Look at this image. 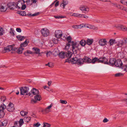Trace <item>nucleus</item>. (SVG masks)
I'll use <instances>...</instances> for the list:
<instances>
[{"label": "nucleus", "mask_w": 127, "mask_h": 127, "mask_svg": "<svg viewBox=\"0 0 127 127\" xmlns=\"http://www.w3.org/2000/svg\"><path fill=\"white\" fill-rule=\"evenodd\" d=\"M25 3V2L23 0H19L17 3L13 2L11 4V6H10V8L13 9L16 8L24 10L26 7V4Z\"/></svg>", "instance_id": "obj_1"}, {"label": "nucleus", "mask_w": 127, "mask_h": 127, "mask_svg": "<svg viewBox=\"0 0 127 127\" xmlns=\"http://www.w3.org/2000/svg\"><path fill=\"white\" fill-rule=\"evenodd\" d=\"M67 40L68 41L67 43H69L71 44L72 46V50L74 53H76L77 50L78 49L77 47V43L73 41H71L72 38L71 37L69 36L67 37Z\"/></svg>", "instance_id": "obj_2"}, {"label": "nucleus", "mask_w": 127, "mask_h": 127, "mask_svg": "<svg viewBox=\"0 0 127 127\" xmlns=\"http://www.w3.org/2000/svg\"><path fill=\"white\" fill-rule=\"evenodd\" d=\"M115 65L116 67L121 68L123 69L124 71H127V65H123V64L120 59H117L115 60Z\"/></svg>", "instance_id": "obj_3"}, {"label": "nucleus", "mask_w": 127, "mask_h": 127, "mask_svg": "<svg viewBox=\"0 0 127 127\" xmlns=\"http://www.w3.org/2000/svg\"><path fill=\"white\" fill-rule=\"evenodd\" d=\"M40 32L42 35L44 37H46L49 35V31L46 28L42 29Z\"/></svg>", "instance_id": "obj_4"}, {"label": "nucleus", "mask_w": 127, "mask_h": 127, "mask_svg": "<svg viewBox=\"0 0 127 127\" xmlns=\"http://www.w3.org/2000/svg\"><path fill=\"white\" fill-rule=\"evenodd\" d=\"M20 92L21 95H25L26 94L27 95L28 93L29 88L27 87H22L20 88Z\"/></svg>", "instance_id": "obj_5"}, {"label": "nucleus", "mask_w": 127, "mask_h": 127, "mask_svg": "<svg viewBox=\"0 0 127 127\" xmlns=\"http://www.w3.org/2000/svg\"><path fill=\"white\" fill-rule=\"evenodd\" d=\"M6 107L5 105L0 106V118H3L5 114L4 110L6 109Z\"/></svg>", "instance_id": "obj_6"}, {"label": "nucleus", "mask_w": 127, "mask_h": 127, "mask_svg": "<svg viewBox=\"0 0 127 127\" xmlns=\"http://www.w3.org/2000/svg\"><path fill=\"white\" fill-rule=\"evenodd\" d=\"M79 9L83 12H88L89 10L88 7L84 5H81L79 7Z\"/></svg>", "instance_id": "obj_7"}, {"label": "nucleus", "mask_w": 127, "mask_h": 127, "mask_svg": "<svg viewBox=\"0 0 127 127\" xmlns=\"http://www.w3.org/2000/svg\"><path fill=\"white\" fill-rule=\"evenodd\" d=\"M108 60L107 59L105 58V57L100 58L99 59L97 58V62L98 63H103L106 64H108Z\"/></svg>", "instance_id": "obj_8"}, {"label": "nucleus", "mask_w": 127, "mask_h": 127, "mask_svg": "<svg viewBox=\"0 0 127 127\" xmlns=\"http://www.w3.org/2000/svg\"><path fill=\"white\" fill-rule=\"evenodd\" d=\"M55 36L57 38H59L63 36L62 31L61 30H57L55 32Z\"/></svg>", "instance_id": "obj_9"}, {"label": "nucleus", "mask_w": 127, "mask_h": 127, "mask_svg": "<svg viewBox=\"0 0 127 127\" xmlns=\"http://www.w3.org/2000/svg\"><path fill=\"white\" fill-rule=\"evenodd\" d=\"M39 94V92L38 90L36 89L33 88L31 90V92L29 93L28 95L31 96H32L33 95H37Z\"/></svg>", "instance_id": "obj_10"}, {"label": "nucleus", "mask_w": 127, "mask_h": 127, "mask_svg": "<svg viewBox=\"0 0 127 127\" xmlns=\"http://www.w3.org/2000/svg\"><path fill=\"white\" fill-rule=\"evenodd\" d=\"M25 3H26L28 5H31L33 3H36L37 1V0H23Z\"/></svg>", "instance_id": "obj_11"}, {"label": "nucleus", "mask_w": 127, "mask_h": 127, "mask_svg": "<svg viewBox=\"0 0 127 127\" xmlns=\"http://www.w3.org/2000/svg\"><path fill=\"white\" fill-rule=\"evenodd\" d=\"M14 105L11 103H10L8 105L7 109L9 112H13L14 110Z\"/></svg>", "instance_id": "obj_12"}, {"label": "nucleus", "mask_w": 127, "mask_h": 127, "mask_svg": "<svg viewBox=\"0 0 127 127\" xmlns=\"http://www.w3.org/2000/svg\"><path fill=\"white\" fill-rule=\"evenodd\" d=\"M98 43L100 46H103L106 44L107 41L106 39H100L99 40Z\"/></svg>", "instance_id": "obj_13"}, {"label": "nucleus", "mask_w": 127, "mask_h": 127, "mask_svg": "<svg viewBox=\"0 0 127 127\" xmlns=\"http://www.w3.org/2000/svg\"><path fill=\"white\" fill-rule=\"evenodd\" d=\"M115 59L113 58H111L110 59L109 63L107 61L108 64H108L110 65H115Z\"/></svg>", "instance_id": "obj_14"}, {"label": "nucleus", "mask_w": 127, "mask_h": 127, "mask_svg": "<svg viewBox=\"0 0 127 127\" xmlns=\"http://www.w3.org/2000/svg\"><path fill=\"white\" fill-rule=\"evenodd\" d=\"M7 6L5 4H3V5L1 4L0 6V10L1 11L5 12L7 10Z\"/></svg>", "instance_id": "obj_15"}, {"label": "nucleus", "mask_w": 127, "mask_h": 127, "mask_svg": "<svg viewBox=\"0 0 127 127\" xmlns=\"http://www.w3.org/2000/svg\"><path fill=\"white\" fill-rule=\"evenodd\" d=\"M83 59L84 63H91V59L89 57L87 56H85Z\"/></svg>", "instance_id": "obj_16"}, {"label": "nucleus", "mask_w": 127, "mask_h": 127, "mask_svg": "<svg viewBox=\"0 0 127 127\" xmlns=\"http://www.w3.org/2000/svg\"><path fill=\"white\" fill-rule=\"evenodd\" d=\"M116 27L120 30L124 31H127V28L125 27H124L123 26H118Z\"/></svg>", "instance_id": "obj_17"}, {"label": "nucleus", "mask_w": 127, "mask_h": 127, "mask_svg": "<svg viewBox=\"0 0 127 127\" xmlns=\"http://www.w3.org/2000/svg\"><path fill=\"white\" fill-rule=\"evenodd\" d=\"M68 3L67 0H63V2L60 4V6L64 8L65 6Z\"/></svg>", "instance_id": "obj_18"}, {"label": "nucleus", "mask_w": 127, "mask_h": 127, "mask_svg": "<svg viewBox=\"0 0 127 127\" xmlns=\"http://www.w3.org/2000/svg\"><path fill=\"white\" fill-rule=\"evenodd\" d=\"M66 53L65 56L68 59L70 58L72 55V53L70 51H68L67 52H65Z\"/></svg>", "instance_id": "obj_19"}, {"label": "nucleus", "mask_w": 127, "mask_h": 127, "mask_svg": "<svg viewBox=\"0 0 127 127\" xmlns=\"http://www.w3.org/2000/svg\"><path fill=\"white\" fill-rule=\"evenodd\" d=\"M32 49L35 52V53L36 54L39 55L40 54V50L39 48L36 47H34L32 48Z\"/></svg>", "instance_id": "obj_20"}, {"label": "nucleus", "mask_w": 127, "mask_h": 127, "mask_svg": "<svg viewBox=\"0 0 127 127\" xmlns=\"http://www.w3.org/2000/svg\"><path fill=\"white\" fill-rule=\"evenodd\" d=\"M78 59V58L76 57L72 58L70 60L72 64H77Z\"/></svg>", "instance_id": "obj_21"}, {"label": "nucleus", "mask_w": 127, "mask_h": 127, "mask_svg": "<svg viewBox=\"0 0 127 127\" xmlns=\"http://www.w3.org/2000/svg\"><path fill=\"white\" fill-rule=\"evenodd\" d=\"M93 42V39H88L87 40L86 44L90 45Z\"/></svg>", "instance_id": "obj_22"}, {"label": "nucleus", "mask_w": 127, "mask_h": 127, "mask_svg": "<svg viewBox=\"0 0 127 127\" xmlns=\"http://www.w3.org/2000/svg\"><path fill=\"white\" fill-rule=\"evenodd\" d=\"M65 54L66 53L65 52H62L59 53V55L60 58H65Z\"/></svg>", "instance_id": "obj_23"}, {"label": "nucleus", "mask_w": 127, "mask_h": 127, "mask_svg": "<svg viewBox=\"0 0 127 127\" xmlns=\"http://www.w3.org/2000/svg\"><path fill=\"white\" fill-rule=\"evenodd\" d=\"M33 52L29 50H27L25 52L24 54L26 56H27L29 54H33Z\"/></svg>", "instance_id": "obj_24"}, {"label": "nucleus", "mask_w": 127, "mask_h": 127, "mask_svg": "<svg viewBox=\"0 0 127 127\" xmlns=\"http://www.w3.org/2000/svg\"><path fill=\"white\" fill-rule=\"evenodd\" d=\"M124 44V42L123 40H119L117 43V45L119 47H121Z\"/></svg>", "instance_id": "obj_25"}, {"label": "nucleus", "mask_w": 127, "mask_h": 127, "mask_svg": "<svg viewBox=\"0 0 127 127\" xmlns=\"http://www.w3.org/2000/svg\"><path fill=\"white\" fill-rule=\"evenodd\" d=\"M29 43L28 41H27V40H26L23 43H22L20 44V47H25L27 46Z\"/></svg>", "instance_id": "obj_26"}, {"label": "nucleus", "mask_w": 127, "mask_h": 127, "mask_svg": "<svg viewBox=\"0 0 127 127\" xmlns=\"http://www.w3.org/2000/svg\"><path fill=\"white\" fill-rule=\"evenodd\" d=\"M84 61L83 59H78L77 64L78 65H81L83 64Z\"/></svg>", "instance_id": "obj_27"}, {"label": "nucleus", "mask_w": 127, "mask_h": 127, "mask_svg": "<svg viewBox=\"0 0 127 127\" xmlns=\"http://www.w3.org/2000/svg\"><path fill=\"white\" fill-rule=\"evenodd\" d=\"M24 49L23 47H20L17 50V52L18 54H20L22 53V51L24 50Z\"/></svg>", "instance_id": "obj_28"}, {"label": "nucleus", "mask_w": 127, "mask_h": 127, "mask_svg": "<svg viewBox=\"0 0 127 127\" xmlns=\"http://www.w3.org/2000/svg\"><path fill=\"white\" fill-rule=\"evenodd\" d=\"M17 37L18 40L20 41H22L25 39V37L22 36L20 35H19L17 36Z\"/></svg>", "instance_id": "obj_29"}, {"label": "nucleus", "mask_w": 127, "mask_h": 127, "mask_svg": "<svg viewBox=\"0 0 127 127\" xmlns=\"http://www.w3.org/2000/svg\"><path fill=\"white\" fill-rule=\"evenodd\" d=\"M85 27L93 29H95V26L90 24H88L87 26L85 25Z\"/></svg>", "instance_id": "obj_30"}, {"label": "nucleus", "mask_w": 127, "mask_h": 127, "mask_svg": "<svg viewBox=\"0 0 127 127\" xmlns=\"http://www.w3.org/2000/svg\"><path fill=\"white\" fill-rule=\"evenodd\" d=\"M17 13L22 16H25L26 15V12L25 11H18Z\"/></svg>", "instance_id": "obj_31"}, {"label": "nucleus", "mask_w": 127, "mask_h": 127, "mask_svg": "<svg viewBox=\"0 0 127 127\" xmlns=\"http://www.w3.org/2000/svg\"><path fill=\"white\" fill-rule=\"evenodd\" d=\"M97 57H95L94 58H93L92 60L91 59V63H92L93 64H94L95 63V62H97Z\"/></svg>", "instance_id": "obj_32"}, {"label": "nucleus", "mask_w": 127, "mask_h": 127, "mask_svg": "<svg viewBox=\"0 0 127 127\" xmlns=\"http://www.w3.org/2000/svg\"><path fill=\"white\" fill-rule=\"evenodd\" d=\"M34 98L37 101H39L41 100V96L39 95H37L34 96Z\"/></svg>", "instance_id": "obj_33"}, {"label": "nucleus", "mask_w": 127, "mask_h": 127, "mask_svg": "<svg viewBox=\"0 0 127 127\" xmlns=\"http://www.w3.org/2000/svg\"><path fill=\"white\" fill-rule=\"evenodd\" d=\"M19 127H21L24 124V121L23 119H20L19 121Z\"/></svg>", "instance_id": "obj_34"}, {"label": "nucleus", "mask_w": 127, "mask_h": 127, "mask_svg": "<svg viewBox=\"0 0 127 127\" xmlns=\"http://www.w3.org/2000/svg\"><path fill=\"white\" fill-rule=\"evenodd\" d=\"M115 39H111L110 40L109 42L110 44V45H113L114 43H115Z\"/></svg>", "instance_id": "obj_35"}, {"label": "nucleus", "mask_w": 127, "mask_h": 127, "mask_svg": "<svg viewBox=\"0 0 127 127\" xmlns=\"http://www.w3.org/2000/svg\"><path fill=\"white\" fill-rule=\"evenodd\" d=\"M31 120V118L28 116L24 118V120L25 122H29Z\"/></svg>", "instance_id": "obj_36"}, {"label": "nucleus", "mask_w": 127, "mask_h": 127, "mask_svg": "<svg viewBox=\"0 0 127 127\" xmlns=\"http://www.w3.org/2000/svg\"><path fill=\"white\" fill-rule=\"evenodd\" d=\"M28 112H25L24 111H22L20 112V113L21 115L22 116H24L27 115L28 114Z\"/></svg>", "instance_id": "obj_37"}, {"label": "nucleus", "mask_w": 127, "mask_h": 127, "mask_svg": "<svg viewBox=\"0 0 127 127\" xmlns=\"http://www.w3.org/2000/svg\"><path fill=\"white\" fill-rule=\"evenodd\" d=\"M2 124V126H5L7 124V120H5L3 121L2 122H1Z\"/></svg>", "instance_id": "obj_38"}, {"label": "nucleus", "mask_w": 127, "mask_h": 127, "mask_svg": "<svg viewBox=\"0 0 127 127\" xmlns=\"http://www.w3.org/2000/svg\"><path fill=\"white\" fill-rule=\"evenodd\" d=\"M70 45H71V44L69 43H67L64 48V49L65 50H67L69 49V48Z\"/></svg>", "instance_id": "obj_39"}, {"label": "nucleus", "mask_w": 127, "mask_h": 127, "mask_svg": "<svg viewBox=\"0 0 127 127\" xmlns=\"http://www.w3.org/2000/svg\"><path fill=\"white\" fill-rule=\"evenodd\" d=\"M80 43L82 46H84L85 45L86 42L85 40H82L80 41Z\"/></svg>", "instance_id": "obj_40"}, {"label": "nucleus", "mask_w": 127, "mask_h": 127, "mask_svg": "<svg viewBox=\"0 0 127 127\" xmlns=\"http://www.w3.org/2000/svg\"><path fill=\"white\" fill-rule=\"evenodd\" d=\"M9 32L11 36H14V31L12 29H10Z\"/></svg>", "instance_id": "obj_41"}, {"label": "nucleus", "mask_w": 127, "mask_h": 127, "mask_svg": "<svg viewBox=\"0 0 127 127\" xmlns=\"http://www.w3.org/2000/svg\"><path fill=\"white\" fill-rule=\"evenodd\" d=\"M124 75L123 73H119L115 74V76L116 77H118L123 76Z\"/></svg>", "instance_id": "obj_42"}, {"label": "nucleus", "mask_w": 127, "mask_h": 127, "mask_svg": "<svg viewBox=\"0 0 127 127\" xmlns=\"http://www.w3.org/2000/svg\"><path fill=\"white\" fill-rule=\"evenodd\" d=\"M78 29H81L82 28H83L85 27V25H84V24H82L80 25H78Z\"/></svg>", "instance_id": "obj_43"}, {"label": "nucleus", "mask_w": 127, "mask_h": 127, "mask_svg": "<svg viewBox=\"0 0 127 127\" xmlns=\"http://www.w3.org/2000/svg\"><path fill=\"white\" fill-rule=\"evenodd\" d=\"M52 41L54 43L56 44L58 43V40L55 38H53L52 39Z\"/></svg>", "instance_id": "obj_44"}, {"label": "nucleus", "mask_w": 127, "mask_h": 127, "mask_svg": "<svg viewBox=\"0 0 127 127\" xmlns=\"http://www.w3.org/2000/svg\"><path fill=\"white\" fill-rule=\"evenodd\" d=\"M60 101V102L63 104H66L67 103V102L66 100L61 99Z\"/></svg>", "instance_id": "obj_45"}, {"label": "nucleus", "mask_w": 127, "mask_h": 127, "mask_svg": "<svg viewBox=\"0 0 127 127\" xmlns=\"http://www.w3.org/2000/svg\"><path fill=\"white\" fill-rule=\"evenodd\" d=\"M4 33L3 30V28H0V35H1L3 34Z\"/></svg>", "instance_id": "obj_46"}, {"label": "nucleus", "mask_w": 127, "mask_h": 127, "mask_svg": "<svg viewBox=\"0 0 127 127\" xmlns=\"http://www.w3.org/2000/svg\"><path fill=\"white\" fill-rule=\"evenodd\" d=\"M50 126V125L48 123H46L44 124L43 126V127H49Z\"/></svg>", "instance_id": "obj_47"}, {"label": "nucleus", "mask_w": 127, "mask_h": 127, "mask_svg": "<svg viewBox=\"0 0 127 127\" xmlns=\"http://www.w3.org/2000/svg\"><path fill=\"white\" fill-rule=\"evenodd\" d=\"M114 6L118 8H121V6L119 4H118L117 3H115L113 4Z\"/></svg>", "instance_id": "obj_48"}, {"label": "nucleus", "mask_w": 127, "mask_h": 127, "mask_svg": "<svg viewBox=\"0 0 127 127\" xmlns=\"http://www.w3.org/2000/svg\"><path fill=\"white\" fill-rule=\"evenodd\" d=\"M40 125V124L38 123H36L34 124L33 126L35 127H38Z\"/></svg>", "instance_id": "obj_49"}, {"label": "nucleus", "mask_w": 127, "mask_h": 127, "mask_svg": "<svg viewBox=\"0 0 127 127\" xmlns=\"http://www.w3.org/2000/svg\"><path fill=\"white\" fill-rule=\"evenodd\" d=\"M46 54L47 57H48V56H50L51 54L52 53L51 51H49L46 53Z\"/></svg>", "instance_id": "obj_50"}, {"label": "nucleus", "mask_w": 127, "mask_h": 127, "mask_svg": "<svg viewBox=\"0 0 127 127\" xmlns=\"http://www.w3.org/2000/svg\"><path fill=\"white\" fill-rule=\"evenodd\" d=\"M54 17H55L56 19H60V18H64L62 16H54Z\"/></svg>", "instance_id": "obj_51"}, {"label": "nucleus", "mask_w": 127, "mask_h": 127, "mask_svg": "<svg viewBox=\"0 0 127 127\" xmlns=\"http://www.w3.org/2000/svg\"><path fill=\"white\" fill-rule=\"evenodd\" d=\"M16 31L19 32H21V30L20 28H17L16 29Z\"/></svg>", "instance_id": "obj_52"}, {"label": "nucleus", "mask_w": 127, "mask_h": 127, "mask_svg": "<svg viewBox=\"0 0 127 127\" xmlns=\"http://www.w3.org/2000/svg\"><path fill=\"white\" fill-rule=\"evenodd\" d=\"M9 50V47H8V46H7L5 48V51L6 52H8L10 51V50Z\"/></svg>", "instance_id": "obj_53"}, {"label": "nucleus", "mask_w": 127, "mask_h": 127, "mask_svg": "<svg viewBox=\"0 0 127 127\" xmlns=\"http://www.w3.org/2000/svg\"><path fill=\"white\" fill-rule=\"evenodd\" d=\"M120 8L121 9H123V10H124L126 11H127V9L125 7H124L121 6V8Z\"/></svg>", "instance_id": "obj_54"}, {"label": "nucleus", "mask_w": 127, "mask_h": 127, "mask_svg": "<svg viewBox=\"0 0 127 127\" xmlns=\"http://www.w3.org/2000/svg\"><path fill=\"white\" fill-rule=\"evenodd\" d=\"M120 8L121 9H123V10H124L126 11H127V9L125 7H124L121 6V8Z\"/></svg>", "instance_id": "obj_55"}, {"label": "nucleus", "mask_w": 127, "mask_h": 127, "mask_svg": "<svg viewBox=\"0 0 127 127\" xmlns=\"http://www.w3.org/2000/svg\"><path fill=\"white\" fill-rule=\"evenodd\" d=\"M31 103H32L33 104L36 103L37 101L35 100V99L34 100V99H33L31 100Z\"/></svg>", "instance_id": "obj_56"}, {"label": "nucleus", "mask_w": 127, "mask_h": 127, "mask_svg": "<svg viewBox=\"0 0 127 127\" xmlns=\"http://www.w3.org/2000/svg\"><path fill=\"white\" fill-rule=\"evenodd\" d=\"M79 15V14L78 13H74L72 15L75 17H78Z\"/></svg>", "instance_id": "obj_57"}, {"label": "nucleus", "mask_w": 127, "mask_h": 127, "mask_svg": "<svg viewBox=\"0 0 127 127\" xmlns=\"http://www.w3.org/2000/svg\"><path fill=\"white\" fill-rule=\"evenodd\" d=\"M108 120L106 118H105L103 120V122L104 123H106L108 122Z\"/></svg>", "instance_id": "obj_58"}, {"label": "nucleus", "mask_w": 127, "mask_h": 127, "mask_svg": "<svg viewBox=\"0 0 127 127\" xmlns=\"http://www.w3.org/2000/svg\"><path fill=\"white\" fill-rule=\"evenodd\" d=\"M7 46L9 47V50L11 51L13 49V47L11 46Z\"/></svg>", "instance_id": "obj_59"}, {"label": "nucleus", "mask_w": 127, "mask_h": 127, "mask_svg": "<svg viewBox=\"0 0 127 127\" xmlns=\"http://www.w3.org/2000/svg\"><path fill=\"white\" fill-rule=\"evenodd\" d=\"M120 2L123 4H126L127 5V2H126L125 1H121Z\"/></svg>", "instance_id": "obj_60"}, {"label": "nucleus", "mask_w": 127, "mask_h": 127, "mask_svg": "<svg viewBox=\"0 0 127 127\" xmlns=\"http://www.w3.org/2000/svg\"><path fill=\"white\" fill-rule=\"evenodd\" d=\"M6 99L5 97H3L1 98V100L2 102H4L5 101V99Z\"/></svg>", "instance_id": "obj_61"}, {"label": "nucleus", "mask_w": 127, "mask_h": 127, "mask_svg": "<svg viewBox=\"0 0 127 127\" xmlns=\"http://www.w3.org/2000/svg\"><path fill=\"white\" fill-rule=\"evenodd\" d=\"M123 41L124 42V43L126 44L127 43V38H125L123 40Z\"/></svg>", "instance_id": "obj_62"}, {"label": "nucleus", "mask_w": 127, "mask_h": 127, "mask_svg": "<svg viewBox=\"0 0 127 127\" xmlns=\"http://www.w3.org/2000/svg\"><path fill=\"white\" fill-rule=\"evenodd\" d=\"M72 27L76 29H78V25H73L72 26Z\"/></svg>", "instance_id": "obj_63"}, {"label": "nucleus", "mask_w": 127, "mask_h": 127, "mask_svg": "<svg viewBox=\"0 0 127 127\" xmlns=\"http://www.w3.org/2000/svg\"><path fill=\"white\" fill-rule=\"evenodd\" d=\"M84 15V14H79L78 15V17L82 18L83 17V16Z\"/></svg>", "instance_id": "obj_64"}]
</instances>
